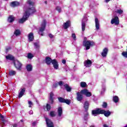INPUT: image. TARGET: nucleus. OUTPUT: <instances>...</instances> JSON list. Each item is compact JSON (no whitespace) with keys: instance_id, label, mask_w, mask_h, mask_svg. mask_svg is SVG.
Segmentation results:
<instances>
[{"instance_id":"f257e3e1","label":"nucleus","mask_w":127,"mask_h":127,"mask_svg":"<svg viewBox=\"0 0 127 127\" xmlns=\"http://www.w3.org/2000/svg\"><path fill=\"white\" fill-rule=\"evenodd\" d=\"M27 3H28L30 6H32L31 8H27L26 6L24 8V10H25V13L23 17L19 20V23H23L27 20V18L29 17V14L35 12V8L34 7V2L30 0L27 1Z\"/></svg>"},{"instance_id":"f03ea898","label":"nucleus","mask_w":127,"mask_h":127,"mask_svg":"<svg viewBox=\"0 0 127 127\" xmlns=\"http://www.w3.org/2000/svg\"><path fill=\"white\" fill-rule=\"evenodd\" d=\"M76 95L77 101L81 102L83 100V95H85L86 97H91L92 96V93L89 92L87 89H84L82 90L80 92H77Z\"/></svg>"},{"instance_id":"7ed1b4c3","label":"nucleus","mask_w":127,"mask_h":127,"mask_svg":"<svg viewBox=\"0 0 127 127\" xmlns=\"http://www.w3.org/2000/svg\"><path fill=\"white\" fill-rule=\"evenodd\" d=\"M96 43L93 41L87 40V38H84V40L83 42V46L85 48V50H89L91 47L95 46Z\"/></svg>"},{"instance_id":"20e7f679","label":"nucleus","mask_w":127,"mask_h":127,"mask_svg":"<svg viewBox=\"0 0 127 127\" xmlns=\"http://www.w3.org/2000/svg\"><path fill=\"white\" fill-rule=\"evenodd\" d=\"M45 26H46V21L43 20L39 31V34H40L42 36H43V32L45 30Z\"/></svg>"},{"instance_id":"39448f33","label":"nucleus","mask_w":127,"mask_h":127,"mask_svg":"<svg viewBox=\"0 0 127 127\" xmlns=\"http://www.w3.org/2000/svg\"><path fill=\"white\" fill-rule=\"evenodd\" d=\"M111 24H115V25H118L120 24V19L118 16H114L111 21Z\"/></svg>"},{"instance_id":"423d86ee","label":"nucleus","mask_w":127,"mask_h":127,"mask_svg":"<svg viewBox=\"0 0 127 127\" xmlns=\"http://www.w3.org/2000/svg\"><path fill=\"white\" fill-rule=\"evenodd\" d=\"M14 65L17 70H21L22 64H21L18 61L15 60L14 61Z\"/></svg>"},{"instance_id":"0eeeda50","label":"nucleus","mask_w":127,"mask_h":127,"mask_svg":"<svg viewBox=\"0 0 127 127\" xmlns=\"http://www.w3.org/2000/svg\"><path fill=\"white\" fill-rule=\"evenodd\" d=\"M87 20H88V19L86 17H84L82 20L81 27L82 31H85V28L86 27V23L87 22Z\"/></svg>"},{"instance_id":"6e6552de","label":"nucleus","mask_w":127,"mask_h":127,"mask_svg":"<svg viewBox=\"0 0 127 127\" xmlns=\"http://www.w3.org/2000/svg\"><path fill=\"white\" fill-rule=\"evenodd\" d=\"M52 64L55 70H58L59 68V64H58V62L57 60L54 59L52 61Z\"/></svg>"},{"instance_id":"1a4fd4ad","label":"nucleus","mask_w":127,"mask_h":127,"mask_svg":"<svg viewBox=\"0 0 127 127\" xmlns=\"http://www.w3.org/2000/svg\"><path fill=\"white\" fill-rule=\"evenodd\" d=\"M59 102L61 103H65L67 105H70L71 101L68 99H65L62 97H59L58 98Z\"/></svg>"},{"instance_id":"9d476101","label":"nucleus","mask_w":127,"mask_h":127,"mask_svg":"<svg viewBox=\"0 0 127 127\" xmlns=\"http://www.w3.org/2000/svg\"><path fill=\"white\" fill-rule=\"evenodd\" d=\"M45 120L48 127H54V124L50 119L45 118Z\"/></svg>"},{"instance_id":"9b49d317","label":"nucleus","mask_w":127,"mask_h":127,"mask_svg":"<svg viewBox=\"0 0 127 127\" xmlns=\"http://www.w3.org/2000/svg\"><path fill=\"white\" fill-rule=\"evenodd\" d=\"M103 111H102L101 109H97L95 110H93L92 111V114L93 115V116H96L97 115H100V114H102V112Z\"/></svg>"},{"instance_id":"f8f14e48","label":"nucleus","mask_w":127,"mask_h":127,"mask_svg":"<svg viewBox=\"0 0 127 127\" xmlns=\"http://www.w3.org/2000/svg\"><path fill=\"white\" fill-rule=\"evenodd\" d=\"M84 64L86 67H91L92 66V61L87 60L84 62Z\"/></svg>"},{"instance_id":"ddd939ff","label":"nucleus","mask_w":127,"mask_h":127,"mask_svg":"<svg viewBox=\"0 0 127 127\" xmlns=\"http://www.w3.org/2000/svg\"><path fill=\"white\" fill-rule=\"evenodd\" d=\"M101 111H103L102 112H101V114L104 115L105 117H107L108 118L110 117V116H111V112H110V111L108 110L106 111L104 110H102Z\"/></svg>"},{"instance_id":"4468645a","label":"nucleus","mask_w":127,"mask_h":127,"mask_svg":"<svg viewBox=\"0 0 127 127\" xmlns=\"http://www.w3.org/2000/svg\"><path fill=\"white\" fill-rule=\"evenodd\" d=\"M114 12H116V13H118L120 15L124 13V10H123V9H121L120 8H117V7L115 10H114Z\"/></svg>"},{"instance_id":"2eb2a0df","label":"nucleus","mask_w":127,"mask_h":127,"mask_svg":"<svg viewBox=\"0 0 127 127\" xmlns=\"http://www.w3.org/2000/svg\"><path fill=\"white\" fill-rule=\"evenodd\" d=\"M95 22L96 29H97V30H99V29H100V21H99V19L95 18Z\"/></svg>"},{"instance_id":"dca6fc26","label":"nucleus","mask_w":127,"mask_h":127,"mask_svg":"<svg viewBox=\"0 0 127 127\" xmlns=\"http://www.w3.org/2000/svg\"><path fill=\"white\" fill-rule=\"evenodd\" d=\"M63 114V110L62 107H59L58 109V117L61 118L62 114Z\"/></svg>"},{"instance_id":"f3484780","label":"nucleus","mask_w":127,"mask_h":127,"mask_svg":"<svg viewBox=\"0 0 127 127\" xmlns=\"http://www.w3.org/2000/svg\"><path fill=\"white\" fill-rule=\"evenodd\" d=\"M28 41H32L34 39V36H33V33H30L28 36Z\"/></svg>"},{"instance_id":"a211bd4d","label":"nucleus","mask_w":127,"mask_h":127,"mask_svg":"<svg viewBox=\"0 0 127 127\" xmlns=\"http://www.w3.org/2000/svg\"><path fill=\"white\" fill-rule=\"evenodd\" d=\"M108 54V49L107 48H105L101 53V55L103 57H106Z\"/></svg>"},{"instance_id":"6ab92c4d","label":"nucleus","mask_w":127,"mask_h":127,"mask_svg":"<svg viewBox=\"0 0 127 127\" xmlns=\"http://www.w3.org/2000/svg\"><path fill=\"white\" fill-rule=\"evenodd\" d=\"M53 60L51 59V58L49 57L46 58V63L47 65H50L51 63H52V61Z\"/></svg>"},{"instance_id":"aec40b11","label":"nucleus","mask_w":127,"mask_h":127,"mask_svg":"<svg viewBox=\"0 0 127 127\" xmlns=\"http://www.w3.org/2000/svg\"><path fill=\"white\" fill-rule=\"evenodd\" d=\"M25 92V88H23L20 90V92L19 93L18 97L19 98H21L22 96L24 95V93Z\"/></svg>"},{"instance_id":"412c9836","label":"nucleus","mask_w":127,"mask_h":127,"mask_svg":"<svg viewBox=\"0 0 127 127\" xmlns=\"http://www.w3.org/2000/svg\"><path fill=\"white\" fill-rule=\"evenodd\" d=\"M19 2H17L16 1H12L11 2L10 5L11 6H12L13 7H14L15 6H18L19 5Z\"/></svg>"},{"instance_id":"4be33fe9","label":"nucleus","mask_w":127,"mask_h":127,"mask_svg":"<svg viewBox=\"0 0 127 127\" xmlns=\"http://www.w3.org/2000/svg\"><path fill=\"white\" fill-rule=\"evenodd\" d=\"M70 24H71V22L70 21H66L64 24V29H67L68 27L70 26Z\"/></svg>"},{"instance_id":"5701e85b","label":"nucleus","mask_w":127,"mask_h":127,"mask_svg":"<svg viewBox=\"0 0 127 127\" xmlns=\"http://www.w3.org/2000/svg\"><path fill=\"white\" fill-rule=\"evenodd\" d=\"M53 96H54V94H53V92H51L50 94L49 98V102L51 104H53Z\"/></svg>"},{"instance_id":"b1692460","label":"nucleus","mask_w":127,"mask_h":127,"mask_svg":"<svg viewBox=\"0 0 127 127\" xmlns=\"http://www.w3.org/2000/svg\"><path fill=\"white\" fill-rule=\"evenodd\" d=\"M15 19V18L14 17V16L12 15H10L9 16L8 18V22L11 23V22H13V21H14Z\"/></svg>"},{"instance_id":"393cba45","label":"nucleus","mask_w":127,"mask_h":127,"mask_svg":"<svg viewBox=\"0 0 127 127\" xmlns=\"http://www.w3.org/2000/svg\"><path fill=\"white\" fill-rule=\"evenodd\" d=\"M6 59H7V60H14V57L10 55H8V56H6Z\"/></svg>"},{"instance_id":"a878e982","label":"nucleus","mask_w":127,"mask_h":127,"mask_svg":"<svg viewBox=\"0 0 127 127\" xmlns=\"http://www.w3.org/2000/svg\"><path fill=\"white\" fill-rule=\"evenodd\" d=\"M84 108L86 111H88V109H89V102L88 101L84 103Z\"/></svg>"},{"instance_id":"bb28decb","label":"nucleus","mask_w":127,"mask_h":127,"mask_svg":"<svg viewBox=\"0 0 127 127\" xmlns=\"http://www.w3.org/2000/svg\"><path fill=\"white\" fill-rule=\"evenodd\" d=\"M64 87L67 92H71V87L67 84H64Z\"/></svg>"},{"instance_id":"cd10ccee","label":"nucleus","mask_w":127,"mask_h":127,"mask_svg":"<svg viewBox=\"0 0 127 127\" xmlns=\"http://www.w3.org/2000/svg\"><path fill=\"white\" fill-rule=\"evenodd\" d=\"M14 35H15V36H18L20 35V30L18 29L16 30L14 32Z\"/></svg>"},{"instance_id":"c85d7f7f","label":"nucleus","mask_w":127,"mask_h":127,"mask_svg":"<svg viewBox=\"0 0 127 127\" xmlns=\"http://www.w3.org/2000/svg\"><path fill=\"white\" fill-rule=\"evenodd\" d=\"M26 69L28 71H32V65L31 64L27 65Z\"/></svg>"},{"instance_id":"c756f323","label":"nucleus","mask_w":127,"mask_h":127,"mask_svg":"<svg viewBox=\"0 0 127 127\" xmlns=\"http://www.w3.org/2000/svg\"><path fill=\"white\" fill-rule=\"evenodd\" d=\"M16 74V71L15 70H10L9 71V76H14Z\"/></svg>"},{"instance_id":"7c9ffc66","label":"nucleus","mask_w":127,"mask_h":127,"mask_svg":"<svg viewBox=\"0 0 127 127\" xmlns=\"http://www.w3.org/2000/svg\"><path fill=\"white\" fill-rule=\"evenodd\" d=\"M113 100L114 103H119V99L117 96H114Z\"/></svg>"},{"instance_id":"2f4dec72","label":"nucleus","mask_w":127,"mask_h":127,"mask_svg":"<svg viewBox=\"0 0 127 127\" xmlns=\"http://www.w3.org/2000/svg\"><path fill=\"white\" fill-rule=\"evenodd\" d=\"M34 45L35 49H39V47H40V45H39V42L34 43Z\"/></svg>"},{"instance_id":"473e14b6","label":"nucleus","mask_w":127,"mask_h":127,"mask_svg":"<svg viewBox=\"0 0 127 127\" xmlns=\"http://www.w3.org/2000/svg\"><path fill=\"white\" fill-rule=\"evenodd\" d=\"M80 87H81V88H86V87H87V83L85 82H81L80 83Z\"/></svg>"},{"instance_id":"72a5a7b5","label":"nucleus","mask_w":127,"mask_h":127,"mask_svg":"<svg viewBox=\"0 0 127 127\" xmlns=\"http://www.w3.org/2000/svg\"><path fill=\"white\" fill-rule=\"evenodd\" d=\"M50 116L52 117V118H54L55 116H56V114L55 113V112L54 111H51L50 113Z\"/></svg>"},{"instance_id":"f704fd0d","label":"nucleus","mask_w":127,"mask_h":127,"mask_svg":"<svg viewBox=\"0 0 127 127\" xmlns=\"http://www.w3.org/2000/svg\"><path fill=\"white\" fill-rule=\"evenodd\" d=\"M33 57H34V56H33V54H32L31 53L28 54L27 58H28V59H32V58H33Z\"/></svg>"},{"instance_id":"c9c22d12","label":"nucleus","mask_w":127,"mask_h":127,"mask_svg":"<svg viewBox=\"0 0 127 127\" xmlns=\"http://www.w3.org/2000/svg\"><path fill=\"white\" fill-rule=\"evenodd\" d=\"M89 113H88V112H86L85 115H84V120L85 121H87V120H88V119H89Z\"/></svg>"},{"instance_id":"e433bc0d","label":"nucleus","mask_w":127,"mask_h":127,"mask_svg":"<svg viewBox=\"0 0 127 127\" xmlns=\"http://www.w3.org/2000/svg\"><path fill=\"white\" fill-rule=\"evenodd\" d=\"M56 10L58 11V12H61L62 11V9L61 8V7L60 6H57L56 8Z\"/></svg>"},{"instance_id":"4c0bfd02","label":"nucleus","mask_w":127,"mask_h":127,"mask_svg":"<svg viewBox=\"0 0 127 127\" xmlns=\"http://www.w3.org/2000/svg\"><path fill=\"white\" fill-rule=\"evenodd\" d=\"M28 105H29V108H31L32 106H33V103L31 101H28Z\"/></svg>"},{"instance_id":"58836bf2","label":"nucleus","mask_w":127,"mask_h":127,"mask_svg":"<svg viewBox=\"0 0 127 127\" xmlns=\"http://www.w3.org/2000/svg\"><path fill=\"white\" fill-rule=\"evenodd\" d=\"M46 109L47 111H50V109H51V106H50V105L47 104L46 105Z\"/></svg>"},{"instance_id":"ea45409f","label":"nucleus","mask_w":127,"mask_h":127,"mask_svg":"<svg viewBox=\"0 0 127 127\" xmlns=\"http://www.w3.org/2000/svg\"><path fill=\"white\" fill-rule=\"evenodd\" d=\"M106 91V86H104L102 88V90L101 91V94H104L105 92Z\"/></svg>"},{"instance_id":"a19ab883","label":"nucleus","mask_w":127,"mask_h":127,"mask_svg":"<svg viewBox=\"0 0 127 127\" xmlns=\"http://www.w3.org/2000/svg\"><path fill=\"white\" fill-rule=\"evenodd\" d=\"M0 118L1 119V121L2 122H4L5 119L3 116H2L1 114L0 115Z\"/></svg>"},{"instance_id":"79ce46f5","label":"nucleus","mask_w":127,"mask_h":127,"mask_svg":"<svg viewBox=\"0 0 127 127\" xmlns=\"http://www.w3.org/2000/svg\"><path fill=\"white\" fill-rule=\"evenodd\" d=\"M71 37L72 38V39L76 40V37L75 34H72Z\"/></svg>"},{"instance_id":"37998d69","label":"nucleus","mask_w":127,"mask_h":127,"mask_svg":"<svg viewBox=\"0 0 127 127\" xmlns=\"http://www.w3.org/2000/svg\"><path fill=\"white\" fill-rule=\"evenodd\" d=\"M107 103L104 102L103 105H102L103 108H107Z\"/></svg>"},{"instance_id":"c03bdc74","label":"nucleus","mask_w":127,"mask_h":127,"mask_svg":"<svg viewBox=\"0 0 127 127\" xmlns=\"http://www.w3.org/2000/svg\"><path fill=\"white\" fill-rule=\"evenodd\" d=\"M58 86V83H55L53 85V88H57Z\"/></svg>"},{"instance_id":"a18cd8bd","label":"nucleus","mask_w":127,"mask_h":127,"mask_svg":"<svg viewBox=\"0 0 127 127\" xmlns=\"http://www.w3.org/2000/svg\"><path fill=\"white\" fill-rule=\"evenodd\" d=\"M59 84V86H63L64 85V83L62 81H60L58 82V84Z\"/></svg>"},{"instance_id":"49530a36","label":"nucleus","mask_w":127,"mask_h":127,"mask_svg":"<svg viewBox=\"0 0 127 127\" xmlns=\"http://www.w3.org/2000/svg\"><path fill=\"white\" fill-rule=\"evenodd\" d=\"M29 115H33V111L32 110H30L29 112Z\"/></svg>"},{"instance_id":"de8ad7c7","label":"nucleus","mask_w":127,"mask_h":127,"mask_svg":"<svg viewBox=\"0 0 127 127\" xmlns=\"http://www.w3.org/2000/svg\"><path fill=\"white\" fill-rule=\"evenodd\" d=\"M32 127H35V126H36V122H33L32 124Z\"/></svg>"},{"instance_id":"09e8293b","label":"nucleus","mask_w":127,"mask_h":127,"mask_svg":"<svg viewBox=\"0 0 127 127\" xmlns=\"http://www.w3.org/2000/svg\"><path fill=\"white\" fill-rule=\"evenodd\" d=\"M49 36L50 38H53V35H52V34H50L49 35Z\"/></svg>"},{"instance_id":"8fccbe9b","label":"nucleus","mask_w":127,"mask_h":127,"mask_svg":"<svg viewBox=\"0 0 127 127\" xmlns=\"http://www.w3.org/2000/svg\"><path fill=\"white\" fill-rule=\"evenodd\" d=\"M62 63H63V64H66V60H63L62 61Z\"/></svg>"},{"instance_id":"3c124183","label":"nucleus","mask_w":127,"mask_h":127,"mask_svg":"<svg viewBox=\"0 0 127 127\" xmlns=\"http://www.w3.org/2000/svg\"><path fill=\"white\" fill-rule=\"evenodd\" d=\"M8 50H10V48L8 47L6 48V52H8Z\"/></svg>"},{"instance_id":"603ef678","label":"nucleus","mask_w":127,"mask_h":127,"mask_svg":"<svg viewBox=\"0 0 127 127\" xmlns=\"http://www.w3.org/2000/svg\"><path fill=\"white\" fill-rule=\"evenodd\" d=\"M103 127H109V126H108L106 124H104V125H103Z\"/></svg>"},{"instance_id":"864d4df0","label":"nucleus","mask_w":127,"mask_h":127,"mask_svg":"<svg viewBox=\"0 0 127 127\" xmlns=\"http://www.w3.org/2000/svg\"><path fill=\"white\" fill-rule=\"evenodd\" d=\"M13 127H17V125L14 124V125H13Z\"/></svg>"},{"instance_id":"5fc2aeb1","label":"nucleus","mask_w":127,"mask_h":127,"mask_svg":"<svg viewBox=\"0 0 127 127\" xmlns=\"http://www.w3.org/2000/svg\"><path fill=\"white\" fill-rule=\"evenodd\" d=\"M90 127H96V126H94V125H92V126H91Z\"/></svg>"},{"instance_id":"6e6d98bb","label":"nucleus","mask_w":127,"mask_h":127,"mask_svg":"<svg viewBox=\"0 0 127 127\" xmlns=\"http://www.w3.org/2000/svg\"><path fill=\"white\" fill-rule=\"evenodd\" d=\"M20 122H21V123H22V122H23V120H20Z\"/></svg>"},{"instance_id":"4d7b16f0","label":"nucleus","mask_w":127,"mask_h":127,"mask_svg":"<svg viewBox=\"0 0 127 127\" xmlns=\"http://www.w3.org/2000/svg\"><path fill=\"white\" fill-rule=\"evenodd\" d=\"M58 120H59V118H58Z\"/></svg>"},{"instance_id":"13d9d810","label":"nucleus","mask_w":127,"mask_h":127,"mask_svg":"<svg viewBox=\"0 0 127 127\" xmlns=\"http://www.w3.org/2000/svg\"><path fill=\"white\" fill-rule=\"evenodd\" d=\"M45 2H46V3L47 1H46Z\"/></svg>"},{"instance_id":"bf43d9fd","label":"nucleus","mask_w":127,"mask_h":127,"mask_svg":"<svg viewBox=\"0 0 127 127\" xmlns=\"http://www.w3.org/2000/svg\"><path fill=\"white\" fill-rule=\"evenodd\" d=\"M1 114H0V116L1 115Z\"/></svg>"}]
</instances>
